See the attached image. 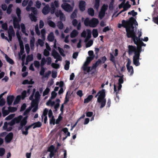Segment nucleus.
Instances as JSON below:
<instances>
[{"label":"nucleus","instance_id":"nucleus-27","mask_svg":"<svg viewBox=\"0 0 158 158\" xmlns=\"http://www.w3.org/2000/svg\"><path fill=\"white\" fill-rule=\"evenodd\" d=\"M13 137V134L10 133L7 135L5 138V141L6 142H9L11 140Z\"/></svg>","mask_w":158,"mask_h":158},{"label":"nucleus","instance_id":"nucleus-15","mask_svg":"<svg viewBox=\"0 0 158 158\" xmlns=\"http://www.w3.org/2000/svg\"><path fill=\"white\" fill-rule=\"evenodd\" d=\"M55 149V147L53 145L50 146L48 149V151L50 152L49 156H48V158H52L54 156V153L53 151Z\"/></svg>","mask_w":158,"mask_h":158},{"label":"nucleus","instance_id":"nucleus-42","mask_svg":"<svg viewBox=\"0 0 158 158\" xmlns=\"http://www.w3.org/2000/svg\"><path fill=\"white\" fill-rule=\"evenodd\" d=\"M110 60L114 64L115 67H116V65L115 57L111 53H110Z\"/></svg>","mask_w":158,"mask_h":158},{"label":"nucleus","instance_id":"nucleus-23","mask_svg":"<svg viewBox=\"0 0 158 158\" xmlns=\"http://www.w3.org/2000/svg\"><path fill=\"white\" fill-rule=\"evenodd\" d=\"M97 102L99 103H100V108H102L104 107L106 104V100L105 99H102V100H100L99 101L97 100Z\"/></svg>","mask_w":158,"mask_h":158},{"label":"nucleus","instance_id":"nucleus-55","mask_svg":"<svg viewBox=\"0 0 158 158\" xmlns=\"http://www.w3.org/2000/svg\"><path fill=\"white\" fill-rule=\"evenodd\" d=\"M87 33V35L86 37L87 39H90L91 36V32L90 30L87 29L86 30Z\"/></svg>","mask_w":158,"mask_h":158},{"label":"nucleus","instance_id":"nucleus-14","mask_svg":"<svg viewBox=\"0 0 158 158\" xmlns=\"http://www.w3.org/2000/svg\"><path fill=\"white\" fill-rule=\"evenodd\" d=\"M99 23V21L97 19L93 18L90 20V27H96Z\"/></svg>","mask_w":158,"mask_h":158},{"label":"nucleus","instance_id":"nucleus-49","mask_svg":"<svg viewBox=\"0 0 158 158\" xmlns=\"http://www.w3.org/2000/svg\"><path fill=\"white\" fill-rule=\"evenodd\" d=\"M13 5L12 4H10L8 6V7L7 10V13L8 14H10L12 11V8L13 7Z\"/></svg>","mask_w":158,"mask_h":158},{"label":"nucleus","instance_id":"nucleus-33","mask_svg":"<svg viewBox=\"0 0 158 158\" xmlns=\"http://www.w3.org/2000/svg\"><path fill=\"white\" fill-rule=\"evenodd\" d=\"M100 5V0H95L94 5V8L96 10H98L99 9Z\"/></svg>","mask_w":158,"mask_h":158},{"label":"nucleus","instance_id":"nucleus-28","mask_svg":"<svg viewBox=\"0 0 158 158\" xmlns=\"http://www.w3.org/2000/svg\"><path fill=\"white\" fill-rule=\"evenodd\" d=\"M20 27L21 29L22 32L26 36H28V34L26 32V28L25 25L23 23H21L20 24Z\"/></svg>","mask_w":158,"mask_h":158},{"label":"nucleus","instance_id":"nucleus-5","mask_svg":"<svg viewBox=\"0 0 158 158\" xmlns=\"http://www.w3.org/2000/svg\"><path fill=\"white\" fill-rule=\"evenodd\" d=\"M13 24L14 28L18 29V31L16 32V35L18 38V41L20 42V34L19 32V24L18 20L16 18H14L13 19Z\"/></svg>","mask_w":158,"mask_h":158},{"label":"nucleus","instance_id":"nucleus-19","mask_svg":"<svg viewBox=\"0 0 158 158\" xmlns=\"http://www.w3.org/2000/svg\"><path fill=\"white\" fill-rule=\"evenodd\" d=\"M132 40L135 44H139L140 42L142 41V39H141L140 37L137 36L136 34Z\"/></svg>","mask_w":158,"mask_h":158},{"label":"nucleus","instance_id":"nucleus-22","mask_svg":"<svg viewBox=\"0 0 158 158\" xmlns=\"http://www.w3.org/2000/svg\"><path fill=\"white\" fill-rule=\"evenodd\" d=\"M14 99V97L13 96H9L7 97V102L8 105H10L11 104Z\"/></svg>","mask_w":158,"mask_h":158},{"label":"nucleus","instance_id":"nucleus-54","mask_svg":"<svg viewBox=\"0 0 158 158\" xmlns=\"http://www.w3.org/2000/svg\"><path fill=\"white\" fill-rule=\"evenodd\" d=\"M51 119H50V124H53V125H54L56 123L55 122V119L54 118V116H53L52 117L50 118Z\"/></svg>","mask_w":158,"mask_h":158},{"label":"nucleus","instance_id":"nucleus-60","mask_svg":"<svg viewBox=\"0 0 158 158\" xmlns=\"http://www.w3.org/2000/svg\"><path fill=\"white\" fill-rule=\"evenodd\" d=\"M93 41L92 40H90L86 44L85 46L86 48H88L90 47L93 44Z\"/></svg>","mask_w":158,"mask_h":158},{"label":"nucleus","instance_id":"nucleus-11","mask_svg":"<svg viewBox=\"0 0 158 158\" xmlns=\"http://www.w3.org/2000/svg\"><path fill=\"white\" fill-rule=\"evenodd\" d=\"M139 55L135 54L133 56V60L134 64L136 66H139L140 64L139 60L141 59L139 58Z\"/></svg>","mask_w":158,"mask_h":158},{"label":"nucleus","instance_id":"nucleus-47","mask_svg":"<svg viewBox=\"0 0 158 158\" xmlns=\"http://www.w3.org/2000/svg\"><path fill=\"white\" fill-rule=\"evenodd\" d=\"M70 64V63L69 61L67 60L65 61V64L64 66V68L65 70H68L69 69Z\"/></svg>","mask_w":158,"mask_h":158},{"label":"nucleus","instance_id":"nucleus-18","mask_svg":"<svg viewBox=\"0 0 158 158\" xmlns=\"http://www.w3.org/2000/svg\"><path fill=\"white\" fill-rule=\"evenodd\" d=\"M130 22V18L129 19V20H122V23L123 25V28H126V30L128 28H129L128 26L129 25Z\"/></svg>","mask_w":158,"mask_h":158},{"label":"nucleus","instance_id":"nucleus-46","mask_svg":"<svg viewBox=\"0 0 158 158\" xmlns=\"http://www.w3.org/2000/svg\"><path fill=\"white\" fill-rule=\"evenodd\" d=\"M58 49L59 51V53L63 57H64L65 56V54L64 53V51L62 48H61L59 47H58Z\"/></svg>","mask_w":158,"mask_h":158},{"label":"nucleus","instance_id":"nucleus-16","mask_svg":"<svg viewBox=\"0 0 158 158\" xmlns=\"http://www.w3.org/2000/svg\"><path fill=\"white\" fill-rule=\"evenodd\" d=\"M128 54L129 55H131L134 52L135 55V52H136V46L129 45L128 46Z\"/></svg>","mask_w":158,"mask_h":158},{"label":"nucleus","instance_id":"nucleus-17","mask_svg":"<svg viewBox=\"0 0 158 158\" xmlns=\"http://www.w3.org/2000/svg\"><path fill=\"white\" fill-rule=\"evenodd\" d=\"M8 36L10 41L11 40L12 36L14 35V32L13 27L12 26L9 27V29L8 31Z\"/></svg>","mask_w":158,"mask_h":158},{"label":"nucleus","instance_id":"nucleus-44","mask_svg":"<svg viewBox=\"0 0 158 158\" xmlns=\"http://www.w3.org/2000/svg\"><path fill=\"white\" fill-rule=\"evenodd\" d=\"M84 23L86 26H89L90 27V20H89V18H86L84 21Z\"/></svg>","mask_w":158,"mask_h":158},{"label":"nucleus","instance_id":"nucleus-50","mask_svg":"<svg viewBox=\"0 0 158 158\" xmlns=\"http://www.w3.org/2000/svg\"><path fill=\"white\" fill-rule=\"evenodd\" d=\"M35 88H33L32 89V93L29 98V99L31 100H32V101L33 100H34L33 99V97H34V94L35 93Z\"/></svg>","mask_w":158,"mask_h":158},{"label":"nucleus","instance_id":"nucleus-38","mask_svg":"<svg viewBox=\"0 0 158 158\" xmlns=\"http://www.w3.org/2000/svg\"><path fill=\"white\" fill-rule=\"evenodd\" d=\"M127 68L128 72L130 73V76H132L134 73V70L133 67L132 66H131L127 67Z\"/></svg>","mask_w":158,"mask_h":158},{"label":"nucleus","instance_id":"nucleus-21","mask_svg":"<svg viewBox=\"0 0 158 158\" xmlns=\"http://www.w3.org/2000/svg\"><path fill=\"white\" fill-rule=\"evenodd\" d=\"M52 55L54 58H62L58 53L54 49L52 50Z\"/></svg>","mask_w":158,"mask_h":158},{"label":"nucleus","instance_id":"nucleus-13","mask_svg":"<svg viewBox=\"0 0 158 158\" xmlns=\"http://www.w3.org/2000/svg\"><path fill=\"white\" fill-rule=\"evenodd\" d=\"M42 12L44 15L48 14L49 12L51 13V7L48 4L46 5L43 8Z\"/></svg>","mask_w":158,"mask_h":158},{"label":"nucleus","instance_id":"nucleus-30","mask_svg":"<svg viewBox=\"0 0 158 158\" xmlns=\"http://www.w3.org/2000/svg\"><path fill=\"white\" fill-rule=\"evenodd\" d=\"M78 34V31L76 30H73L70 34V37L73 38L76 37Z\"/></svg>","mask_w":158,"mask_h":158},{"label":"nucleus","instance_id":"nucleus-53","mask_svg":"<svg viewBox=\"0 0 158 158\" xmlns=\"http://www.w3.org/2000/svg\"><path fill=\"white\" fill-rule=\"evenodd\" d=\"M55 104V102L54 101H52L51 100H49L46 103V105L48 106H49L50 105L52 106L54 105Z\"/></svg>","mask_w":158,"mask_h":158},{"label":"nucleus","instance_id":"nucleus-35","mask_svg":"<svg viewBox=\"0 0 158 158\" xmlns=\"http://www.w3.org/2000/svg\"><path fill=\"white\" fill-rule=\"evenodd\" d=\"M57 26L58 28L60 30L62 29L64 27V24L61 21H58L57 22Z\"/></svg>","mask_w":158,"mask_h":158},{"label":"nucleus","instance_id":"nucleus-58","mask_svg":"<svg viewBox=\"0 0 158 158\" xmlns=\"http://www.w3.org/2000/svg\"><path fill=\"white\" fill-rule=\"evenodd\" d=\"M51 73V71H48L47 72L45 73V74H44V76H43V78H48Z\"/></svg>","mask_w":158,"mask_h":158},{"label":"nucleus","instance_id":"nucleus-7","mask_svg":"<svg viewBox=\"0 0 158 158\" xmlns=\"http://www.w3.org/2000/svg\"><path fill=\"white\" fill-rule=\"evenodd\" d=\"M62 8L67 12H70L73 11V7L69 4L64 3L61 5Z\"/></svg>","mask_w":158,"mask_h":158},{"label":"nucleus","instance_id":"nucleus-1","mask_svg":"<svg viewBox=\"0 0 158 158\" xmlns=\"http://www.w3.org/2000/svg\"><path fill=\"white\" fill-rule=\"evenodd\" d=\"M20 121V116L15 118L12 120L10 123H8L6 122L4 124L3 128L7 131H10L12 128V126L15 123H18Z\"/></svg>","mask_w":158,"mask_h":158},{"label":"nucleus","instance_id":"nucleus-48","mask_svg":"<svg viewBox=\"0 0 158 158\" xmlns=\"http://www.w3.org/2000/svg\"><path fill=\"white\" fill-rule=\"evenodd\" d=\"M60 21L61 22L64 21L65 20V17L62 12H61L60 13Z\"/></svg>","mask_w":158,"mask_h":158},{"label":"nucleus","instance_id":"nucleus-59","mask_svg":"<svg viewBox=\"0 0 158 158\" xmlns=\"http://www.w3.org/2000/svg\"><path fill=\"white\" fill-rule=\"evenodd\" d=\"M26 90L23 91L21 95H20V99L22 98L23 99L26 96Z\"/></svg>","mask_w":158,"mask_h":158},{"label":"nucleus","instance_id":"nucleus-6","mask_svg":"<svg viewBox=\"0 0 158 158\" xmlns=\"http://www.w3.org/2000/svg\"><path fill=\"white\" fill-rule=\"evenodd\" d=\"M40 96V95L39 91H36L35 95V99L31 102V105L32 107H34L35 105H38Z\"/></svg>","mask_w":158,"mask_h":158},{"label":"nucleus","instance_id":"nucleus-9","mask_svg":"<svg viewBox=\"0 0 158 158\" xmlns=\"http://www.w3.org/2000/svg\"><path fill=\"white\" fill-rule=\"evenodd\" d=\"M126 31L127 32L126 35L128 38H131L132 39L135 36L136 33L134 30H131L130 28H128L127 29H126Z\"/></svg>","mask_w":158,"mask_h":158},{"label":"nucleus","instance_id":"nucleus-34","mask_svg":"<svg viewBox=\"0 0 158 158\" xmlns=\"http://www.w3.org/2000/svg\"><path fill=\"white\" fill-rule=\"evenodd\" d=\"M88 13L90 16H93L94 14V9L92 8H89L88 9Z\"/></svg>","mask_w":158,"mask_h":158},{"label":"nucleus","instance_id":"nucleus-43","mask_svg":"<svg viewBox=\"0 0 158 158\" xmlns=\"http://www.w3.org/2000/svg\"><path fill=\"white\" fill-rule=\"evenodd\" d=\"M5 107H4L2 109V112L4 117H5L8 115L10 112L8 109V110H5Z\"/></svg>","mask_w":158,"mask_h":158},{"label":"nucleus","instance_id":"nucleus-63","mask_svg":"<svg viewBox=\"0 0 158 158\" xmlns=\"http://www.w3.org/2000/svg\"><path fill=\"white\" fill-rule=\"evenodd\" d=\"M72 24L74 27H76L78 24L77 20L75 19H73L72 21Z\"/></svg>","mask_w":158,"mask_h":158},{"label":"nucleus","instance_id":"nucleus-25","mask_svg":"<svg viewBox=\"0 0 158 158\" xmlns=\"http://www.w3.org/2000/svg\"><path fill=\"white\" fill-rule=\"evenodd\" d=\"M22 118V116L20 115V129H21L22 130V129L24 128V127L23 128V126L25 127L27 123V121H26L23 119L21 120Z\"/></svg>","mask_w":158,"mask_h":158},{"label":"nucleus","instance_id":"nucleus-24","mask_svg":"<svg viewBox=\"0 0 158 158\" xmlns=\"http://www.w3.org/2000/svg\"><path fill=\"white\" fill-rule=\"evenodd\" d=\"M93 60V57H87L86 60L83 64V66H87L90 62Z\"/></svg>","mask_w":158,"mask_h":158},{"label":"nucleus","instance_id":"nucleus-39","mask_svg":"<svg viewBox=\"0 0 158 158\" xmlns=\"http://www.w3.org/2000/svg\"><path fill=\"white\" fill-rule=\"evenodd\" d=\"M29 17L32 21L36 22L37 20L36 17L32 13L29 15Z\"/></svg>","mask_w":158,"mask_h":158},{"label":"nucleus","instance_id":"nucleus-36","mask_svg":"<svg viewBox=\"0 0 158 158\" xmlns=\"http://www.w3.org/2000/svg\"><path fill=\"white\" fill-rule=\"evenodd\" d=\"M93 96L92 95H89L88 97L85 99L84 101V103H88L93 98Z\"/></svg>","mask_w":158,"mask_h":158},{"label":"nucleus","instance_id":"nucleus-40","mask_svg":"<svg viewBox=\"0 0 158 158\" xmlns=\"http://www.w3.org/2000/svg\"><path fill=\"white\" fill-rule=\"evenodd\" d=\"M5 57L7 62L11 64H14V62L13 60L8 56L6 55H5Z\"/></svg>","mask_w":158,"mask_h":158},{"label":"nucleus","instance_id":"nucleus-26","mask_svg":"<svg viewBox=\"0 0 158 158\" xmlns=\"http://www.w3.org/2000/svg\"><path fill=\"white\" fill-rule=\"evenodd\" d=\"M103 7H102L101 10L99 14V17L101 19H102L105 15L106 10H102Z\"/></svg>","mask_w":158,"mask_h":158},{"label":"nucleus","instance_id":"nucleus-20","mask_svg":"<svg viewBox=\"0 0 158 158\" xmlns=\"http://www.w3.org/2000/svg\"><path fill=\"white\" fill-rule=\"evenodd\" d=\"M137 47H136V52H135V54L140 55V53L142 51V47L139 44H136Z\"/></svg>","mask_w":158,"mask_h":158},{"label":"nucleus","instance_id":"nucleus-8","mask_svg":"<svg viewBox=\"0 0 158 158\" xmlns=\"http://www.w3.org/2000/svg\"><path fill=\"white\" fill-rule=\"evenodd\" d=\"M59 6V4L58 1H55L54 3H52L51 5V14H53L56 11V8H58Z\"/></svg>","mask_w":158,"mask_h":158},{"label":"nucleus","instance_id":"nucleus-51","mask_svg":"<svg viewBox=\"0 0 158 158\" xmlns=\"http://www.w3.org/2000/svg\"><path fill=\"white\" fill-rule=\"evenodd\" d=\"M48 111V109L47 108H45L43 112V115L41 116L42 119H43L44 116H47V114Z\"/></svg>","mask_w":158,"mask_h":158},{"label":"nucleus","instance_id":"nucleus-32","mask_svg":"<svg viewBox=\"0 0 158 158\" xmlns=\"http://www.w3.org/2000/svg\"><path fill=\"white\" fill-rule=\"evenodd\" d=\"M35 41V39L34 37H33L30 40V45L31 49L33 50L34 46V43Z\"/></svg>","mask_w":158,"mask_h":158},{"label":"nucleus","instance_id":"nucleus-41","mask_svg":"<svg viewBox=\"0 0 158 158\" xmlns=\"http://www.w3.org/2000/svg\"><path fill=\"white\" fill-rule=\"evenodd\" d=\"M48 23L49 26L52 28H55L56 27L55 23L52 20L48 21Z\"/></svg>","mask_w":158,"mask_h":158},{"label":"nucleus","instance_id":"nucleus-56","mask_svg":"<svg viewBox=\"0 0 158 158\" xmlns=\"http://www.w3.org/2000/svg\"><path fill=\"white\" fill-rule=\"evenodd\" d=\"M111 1L109 5V8L110 10H112L113 9L114 0H111Z\"/></svg>","mask_w":158,"mask_h":158},{"label":"nucleus","instance_id":"nucleus-62","mask_svg":"<svg viewBox=\"0 0 158 158\" xmlns=\"http://www.w3.org/2000/svg\"><path fill=\"white\" fill-rule=\"evenodd\" d=\"M90 67L87 66H83V70L84 71H86L87 73L89 72L91 70H90Z\"/></svg>","mask_w":158,"mask_h":158},{"label":"nucleus","instance_id":"nucleus-12","mask_svg":"<svg viewBox=\"0 0 158 158\" xmlns=\"http://www.w3.org/2000/svg\"><path fill=\"white\" fill-rule=\"evenodd\" d=\"M86 3L83 0L80 1L79 3V8L81 12H83L85 10Z\"/></svg>","mask_w":158,"mask_h":158},{"label":"nucleus","instance_id":"nucleus-4","mask_svg":"<svg viewBox=\"0 0 158 158\" xmlns=\"http://www.w3.org/2000/svg\"><path fill=\"white\" fill-rule=\"evenodd\" d=\"M106 95L105 89H102L101 90H100L97 93V94L95 95V97L96 98L98 96L97 100L99 101L100 100H102V99H105Z\"/></svg>","mask_w":158,"mask_h":158},{"label":"nucleus","instance_id":"nucleus-64","mask_svg":"<svg viewBox=\"0 0 158 158\" xmlns=\"http://www.w3.org/2000/svg\"><path fill=\"white\" fill-rule=\"evenodd\" d=\"M51 66L52 68L56 69H58L59 67V64L54 63L52 64Z\"/></svg>","mask_w":158,"mask_h":158},{"label":"nucleus","instance_id":"nucleus-52","mask_svg":"<svg viewBox=\"0 0 158 158\" xmlns=\"http://www.w3.org/2000/svg\"><path fill=\"white\" fill-rule=\"evenodd\" d=\"M31 11L32 13L34 15H36L37 14V9L35 7H31Z\"/></svg>","mask_w":158,"mask_h":158},{"label":"nucleus","instance_id":"nucleus-37","mask_svg":"<svg viewBox=\"0 0 158 158\" xmlns=\"http://www.w3.org/2000/svg\"><path fill=\"white\" fill-rule=\"evenodd\" d=\"M77 10L76 9H75L73 11L70 15V18L71 19H73L77 18Z\"/></svg>","mask_w":158,"mask_h":158},{"label":"nucleus","instance_id":"nucleus-29","mask_svg":"<svg viewBox=\"0 0 158 158\" xmlns=\"http://www.w3.org/2000/svg\"><path fill=\"white\" fill-rule=\"evenodd\" d=\"M114 92H116V98H115V99L116 102H117V101H118L119 99V98L118 95L119 91H117L116 86L114 84Z\"/></svg>","mask_w":158,"mask_h":158},{"label":"nucleus","instance_id":"nucleus-31","mask_svg":"<svg viewBox=\"0 0 158 158\" xmlns=\"http://www.w3.org/2000/svg\"><path fill=\"white\" fill-rule=\"evenodd\" d=\"M48 40L50 42H52L54 40V36L52 32H51L48 36Z\"/></svg>","mask_w":158,"mask_h":158},{"label":"nucleus","instance_id":"nucleus-10","mask_svg":"<svg viewBox=\"0 0 158 158\" xmlns=\"http://www.w3.org/2000/svg\"><path fill=\"white\" fill-rule=\"evenodd\" d=\"M130 22L128 27H129L130 29L132 28V30H135V27L134 24H135L136 25H138V23L136 22L135 19L133 17L130 18Z\"/></svg>","mask_w":158,"mask_h":158},{"label":"nucleus","instance_id":"nucleus-3","mask_svg":"<svg viewBox=\"0 0 158 158\" xmlns=\"http://www.w3.org/2000/svg\"><path fill=\"white\" fill-rule=\"evenodd\" d=\"M107 60V58L105 56H104L101 58V60L99 59L91 67V70L95 69L97 67L101 64L102 62L103 63H104Z\"/></svg>","mask_w":158,"mask_h":158},{"label":"nucleus","instance_id":"nucleus-61","mask_svg":"<svg viewBox=\"0 0 158 158\" xmlns=\"http://www.w3.org/2000/svg\"><path fill=\"white\" fill-rule=\"evenodd\" d=\"M50 90L49 88H47L43 93V96H45L48 94L50 91Z\"/></svg>","mask_w":158,"mask_h":158},{"label":"nucleus","instance_id":"nucleus-2","mask_svg":"<svg viewBox=\"0 0 158 158\" xmlns=\"http://www.w3.org/2000/svg\"><path fill=\"white\" fill-rule=\"evenodd\" d=\"M42 125V123L38 121L31 124V125H29L27 126H25L24 127V128L22 129V133L23 135H27L28 134V130L32 126H34L33 128L35 129L36 127H40Z\"/></svg>","mask_w":158,"mask_h":158},{"label":"nucleus","instance_id":"nucleus-45","mask_svg":"<svg viewBox=\"0 0 158 158\" xmlns=\"http://www.w3.org/2000/svg\"><path fill=\"white\" fill-rule=\"evenodd\" d=\"M92 34L94 38H96L98 36V30L94 29L92 31Z\"/></svg>","mask_w":158,"mask_h":158},{"label":"nucleus","instance_id":"nucleus-57","mask_svg":"<svg viewBox=\"0 0 158 158\" xmlns=\"http://www.w3.org/2000/svg\"><path fill=\"white\" fill-rule=\"evenodd\" d=\"M34 64L35 67L39 68L40 66V62L37 60H35L34 62Z\"/></svg>","mask_w":158,"mask_h":158}]
</instances>
